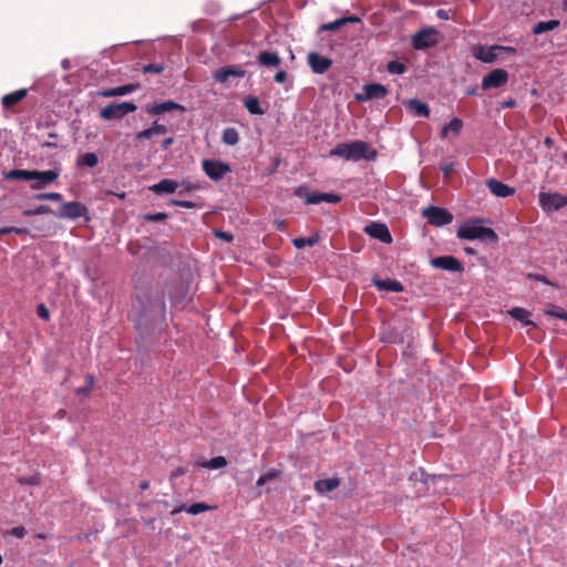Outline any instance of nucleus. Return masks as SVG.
<instances>
[{
	"instance_id": "obj_1",
	"label": "nucleus",
	"mask_w": 567,
	"mask_h": 567,
	"mask_svg": "<svg viewBox=\"0 0 567 567\" xmlns=\"http://www.w3.org/2000/svg\"><path fill=\"white\" fill-rule=\"evenodd\" d=\"M165 312L164 292L158 288L137 287L130 317L137 330L147 329Z\"/></svg>"
},
{
	"instance_id": "obj_2",
	"label": "nucleus",
	"mask_w": 567,
	"mask_h": 567,
	"mask_svg": "<svg viewBox=\"0 0 567 567\" xmlns=\"http://www.w3.org/2000/svg\"><path fill=\"white\" fill-rule=\"evenodd\" d=\"M331 156H338L347 161L358 162L361 159H374L377 151L363 141H353L349 143H339L330 151Z\"/></svg>"
},
{
	"instance_id": "obj_3",
	"label": "nucleus",
	"mask_w": 567,
	"mask_h": 567,
	"mask_svg": "<svg viewBox=\"0 0 567 567\" xmlns=\"http://www.w3.org/2000/svg\"><path fill=\"white\" fill-rule=\"evenodd\" d=\"M457 237L461 239H486L492 243L498 240L497 234L489 227H483L476 223H465L457 229Z\"/></svg>"
},
{
	"instance_id": "obj_4",
	"label": "nucleus",
	"mask_w": 567,
	"mask_h": 567,
	"mask_svg": "<svg viewBox=\"0 0 567 567\" xmlns=\"http://www.w3.org/2000/svg\"><path fill=\"white\" fill-rule=\"evenodd\" d=\"M136 109V104L132 102H113L101 109L100 117L105 121L122 120L127 114L135 112Z\"/></svg>"
},
{
	"instance_id": "obj_5",
	"label": "nucleus",
	"mask_w": 567,
	"mask_h": 567,
	"mask_svg": "<svg viewBox=\"0 0 567 567\" xmlns=\"http://www.w3.org/2000/svg\"><path fill=\"white\" fill-rule=\"evenodd\" d=\"M423 217L432 226L441 227L453 221V214L447 209L436 206H429L422 210Z\"/></svg>"
},
{
	"instance_id": "obj_6",
	"label": "nucleus",
	"mask_w": 567,
	"mask_h": 567,
	"mask_svg": "<svg viewBox=\"0 0 567 567\" xmlns=\"http://www.w3.org/2000/svg\"><path fill=\"white\" fill-rule=\"evenodd\" d=\"M439 42V32L429 28L416 32L412 38V45L416 50H424L434 47Z\"/></svg>"
},
{
	"instance_id": "obj_7",
	"label": "nucleus",
	"mask_w": 567,
	"mask_h": 567,
	"mask_svg": "<svg viewBox=\"0 0 567 567\" xmlns=\"http://www.w3.org/2000/svg\"><path fill=\"white\" fill-rule=\"evenodd\" d=\"M539 205L544 210L557 212L567 206V196L559 193H539Z\"/></svg>"
},
{
	"instance_id": "obj_8",
	"label": "nucleus",
	"mask_w": 567,
	"mask_h": 567,
	"mask_svg": "<svg viewBox=\"0 0 567 567\" xmlns=\"http://www.w3.org/2000/svg\"><path fill=\"white\" fill-rule=\"evenodd\" d=\"M508 72L504 69H495L487 73L482 80V89L484 91L499 89L507 84Z\"/></svg>"
},
{
	"instance_id": "obj_9",
	"label": "nucleus",
	"mask_w": 567,
	"mask_h": 567,
	"mask_svg": "<svg viewBox=\"0 0 567 567\" xmlns=\"http://www.w3.org/2000/svg\"><path fill=\"white\" fill-rule=\"evenodd\" d=\"M87 207L80 202H68L61 205L56 216L61 219H78L85 217Z\"/></svg>"
},
{
	"instance_id": "obj_10",
	"label": "nucleus",
	"mask_w": 567,
	"mask_h": 567,
	"mask_svg": "<svg viewBox=\"0 0 567 567\" xmlns=\"http://www.w3.org/2000/svg\"><path fill=\"white\" fill-rule=\"evenodd\" d=\"M430 265L433 268L443 269L450 272H462L463 264L454 256H440L432 258Z\"/></svg>"
},
{
	"instance_id": "obj_11",
	"label": "nucleus",
	"mask_w": 567,
	"mask_h": 567,
	"mask_svg": "<svg viewBox=\"0 0 567 567\" xmlns=\"http://www.w3.org/2000/svg\"><path fill=\"white\" fill-rule=\"evenodd\" d=\"M203 171L205 174L214 179L218 181L224 177L226 173L230 171L229 165L220 162V161H214V159H204L203 161Z\"/></svg>"
},
{
	"instance_id": "obj_12",
	"label": "nucleus",
	"mask_w": 567,
	"mask_h": 567,
	"mask_svg": "<svg viewBox=\"0 0 567 567\" xmlns=\"http://www.w3.org/2000/svg\"><path fill=\"white\" fill-rule=\"evenodd\" d=\"M364 233L372 238L379 239L383 244H391L393 241L392 235L388 226L383 223L372 221L364 227Z\"/></svg>"
},
{
	"instance_id": "obj_13",
	"label": "nucleus",
	"mask_w": 567,
	"mask_h": 567,
	"mask_svg": "<svg viewBox=\"0 0 567 567\" xmlns=\"http://www.w3.org/2000/svg\"><path fill=\"white\" fill-rule=\"evenodd\" d=\"M32 184H31V188L32 189H42L44 188L47 185L55 182L59 177V172L56 171H53V169H49V171H33L32 173Z\"/></svg>"
},
{
	"instance_id": "obj_14",
	"label": "nucleus",
	"mask_w": 567,
	"mask_h": 567,
	"mask_svg": "<svg viewBox=\"0 0 567 567\" xmlns=\"http://www.w3.org/2000/svg\"><path fill=\"white\" fill-rule=\"evenodd\" d=\"M307 61L315 74H323L331 68L333 63L330 58L323 56L317 52L308 53Z\"/></svg>"
},
{
	"instance_id": "obj_15",
	"label": "nucleus",
	"mask_w": 567,
	"mask_h": 567,
	"mask_svg": "<svg viewBox=\"0 0 567 567\" xmlns=\"http://www.w3.org/2000/svg\"><path fill=\"white\" fill-rule=\"evenodd\" d=\"M388 89L383 84L372 83L363 87V93L357 95V100L365 102L372 99H383L388 94Z\"/></svg>"
},
{
	"instance_id": "obj_16",
	"label": "nucleus",
	"mask_w": 567,
	"mask_h": 567,
	"mask_svg": "<svg viewBox=\"0 0 567 567\" xmlns=\"http://www.w3.org/2000/svg\"><path fill=\"white\" fill-rule=\"evenodd\" d=\"M486 186L489 192L497 197L506 198L515 194V188L495 178L487 179Z\"/></svg>"
},
{
	"instance_id": "obj_17",
	"label": "nucleus",
	"mask_w": 567,
	"mask_h": 567,
	"mask_svg": "<svg viewBox=\"0 0 567 567\" xmlns=\"http://www.w3.org/2000/svg\"><path fill=\"white\" fill-rule=\"evenodd\" d=\"M174 110H178L181 112H185V107L174 101H164L161 103H154L153 105L147 106L146 112L148 114L157 115L166 112H171Z\"/></svg>"
},
{
	"instance_id": "obj_18",
	"label": "nucleus",
	"mask_w": 567,
	"mask_h": 567,
	"mask_svg": "<svg viewBox=\"0 0 567 567\" xmlns=\"http://www.w3.org/2000/svg\"><path fill=\"white\" fill-rule=\"evenodd\" d=\"M497 50H508L511 52H515V49H513V48H504V47H499V45L489 47V48L478 47L477 52L475 53V56H476V59L481 60L482 62L491 63L497 59V54H496Z\"/></svg>"
},
{
	"instance_id": "obj_19",
	"label": "nucleus",
	"mask_w": 567,
	"mask_h": 567,
	"mask_svg": "<svg viewBox=\"0 0 567 567\" xmlns=\"http://www.w3.org/2000/svg\"><path fill=\"white\" fill-rule=\"evenodd\" d=\"M140 87L137 83H130L116 87L104 89L99 94L103 97L122 96L136 91Z\"/></svg>"
},
{
	"instance_id": "obj_20",
	"label": "nucleus",
	"mask_w": 567,
	"mask_h": 567,
	"mask_svg": "<svg viewBox=\"0 0 567 567\" xmlns=\"http://www.w3.org/2000/svg\"><path fill=\"white\" fill-rule=\"evenodd\" d=\"M244 75H245L244 70H241L239 66L230 65V66H225V68L217 70L215 72L214 78L216 81L224 83L230 76L243 78Z\"/></svg>"
},
{
	"instance_id": "obj_21",
	"label": "nucleus",
	"mask_w": 567,
	"mask_h": 567,
	"mask_svg": "<svg viewBox=\"0 0 567 567\" xmlns=\"http://www.w3.org/2000/svg\"><path fill=\"white\" fill-rule=\"evenodd\" d=\"M178 187V183L174 179L164 178L159 181L157 184L150 186V190L153 193L161 194H173L176 192Z\"/></svg>"
},
{
	"instance_id": "obj_22",
	"label": "nucleus",
	"mask_w": 567,
	"mask_h": 567,
	"mask_svg": "<svg viewBox=\"0 0 567 567\" xmlns=\"http://www.w3.org/2000/svg\"><path fill=\"white\" fill-rule=\"evenodd\" d=\"M28 95L27 89H20L2 96L1 104L9 110L20 103Z\"/></svg>"
},
{
	"instance_id": "obj_23",
	"label": "nucleus",
	"mask_w": 567,
	"mask_h": 567,
	"mask_svg": "<svg viewBox=\"0 0 567 567\" xmlns=\"http://www.w3.org/2000/svg\"><path fill=\"white\" fill-rule=\"evenodd\" d=\"M339 486H340V480L338 477L318 480L315 483V489L319 494H327L329 492L334 491Z\"/></svg>"
},
{
	"instance_id": "obj_24",
	"label": "nucleus",
	"mask_w": 567,
	"mask_h": 567,
	"mask_svg": "<svg viewBox=\"0 0 567 567\" xmlns=\"http://www.w3.org/2000/svg\"><path fill=\"white\" fill-rule=\"evenodd\" d=\"M374 286L380 290L401 292L403 285L396 279H374Z\"/></svg>"
},
{
	"instance_id": "obj_25",
	"label": "nucleus",
	"mask_w": 567,
	"mask_h": 567,
	"mask_svg": "<svg viewBox=\"0 0 567 567\" xmlns=\"http://www.w3.org/2000/svg\"><path fill=\"white\" fill-rule=\"evenodd\" d=\"M406 106L415 116H421V117L430 116L429 105L420 100L411 99L408 101Z\"/></svg>"
},
{
	"instance_id": "obj_26",
	"label": "nucleus",
	"mask_w": 567,
	"mask_h": 567,
	"mask_svg": "<svg viewBox=\"0 0 567 567\" xmlns=\"http://www.w3.org/2000/svg\"><path fill=\"white\" fill-rule=\"evenodd\" d=\"M463 128V121L458 117H453L449 124H446L441 133H440V136L441 138H446L451 133L454 135V136H457L461 131Z\"/></svg>"
},
{
	"instance_id": "obj_27",
	"label": "nucleus",
	"mask_w": 567,
	"mask_h": 567,
	"mask_svg": "<svg viewBox=\"0 0 567 567\" xmlns=\"http://www.w3.org/2000/svg\"><path fill=\"white\" fill-rule=\"evenodd\" d=\"M258 62L264 66H279L281 63L280 56L275 52L261 51L258 54Z\"/></svg>"
},
{
	"instance_id": "obj_28",
	"label": "nucleus",
	"mask_w": 567,
	"mask_h": 567,
	"mask_svg": "<svg viewBox=\"0 0 567 567\" xmlns=\"http://www.w3.org/2000/svg\"><path fill=\"white\" fill-rule=\"evenodd\" d=\"M349 22H360V18H358L355 16H351V17L337 19L332 22L321 24L319 30L320 31H336Z\"/></svg>"
},
{
	"instance_id": "obj_29",
	"label": "nucleus",
	"mask_w": 567,
	"mask_h": 567,
	"mask_svg": "<svg viewBox=\"0 0 567 567\" xmlns=\"http://www.w3.org/2000/svg\"><path fill=\"white\" fill-rule=\"evenodd\" d=\"M508 313L514 319L520 321L525 326L536 327V324L532 320H529L530 312L524 308L514 307L508 311Z\"/></svg>"
},
{
	"instance_id": "obj_30",
	"label": "nucleus",
	"mask_w": 567,
	"mask_h": 567,
	"mask_svg": "<svg viewBox=\"0 0 567 567\" xmlns=\"http://www.w3.org/2000/svg\"><path fill=\"white\" fill-rule=\"evenodd\" d=\"M210 509V506L205 504V503H195V504H192L190 506H181L176 509L173 511V514H176V513H179V512H186L188 514H192V515H198L200 513H204L206 511Z\"/></svg>"
},
{
	"instance_id": "obj_31",
	"label": "nucleus",
	"mask_w": 567,
	"mask_h": 567,
	"mask_svg": "<svg viewBox=\"0 0 567 567\" xmlns=\"http://www.w3.org/2000/svg\"><path fill=\"white\" fill-rule=\"evenodd\" d=\"M33 171L28 169H11L4 174L6 179H22V181H32Z\"/></svg>"
},
{
	"instance_id": "obj_32",
	"label": "nucleus",
	"mask_w": 567,
	"mask_h": 567,
	"mask_svg": "<svg viewBox=\"0 0 567 567\" xmlns=\"http://www.w3.org/2000/svg\"><path fill=\"white\" fill-rule=\"evenodd\" d=\"M221 141L224 144L234 146L239 142V134L235 127H227L223 131Z\"/></svg>"
},
{
	"instance_id": "obj_33",
	"label": "nucleus",
	"mask_w": 567,
	"mask_h": 567,
	"mask_svg": "<svg viewBox=\"0 0 567 567\" xmlns=\"http://www.w3.org/2000/svg\"><path fill=\"white\" fill-rule=\"evenodd\" d=\"M244 105L250 114L262 115L265 113L260 107L258 97L256 96H247L244 101Z\"/></svg>"
},
{
	"instance_id": "obj_34",
	"label": "nucleus",
	"mask_w": 567,
	"mask_h": 567,
	"mask_svg": "<svg viewBox=\"0 0 567 567\" xmlns=\"http://www.w3.org/2000/svg\"><path fill=\"white\" fill-rule=\"evenodd\" d=\"M558 20L540 21L533 27L534 34H542L547 31H551L559 25Z\"/></svg>"
},
{
	"instance_id": "obj_35",
	"label": "nucleus",
	"mask_w": 567,
	"mask_h": 567,
	"mask_svg": "<svg viewBox=\"0 0 567 567\" xmlns=\"http://www.w3.org/2000/svg\"><path fill=\"white\" fill-rule=\"evenodd\" d=\"M303 192H305V204L306 205H317V204L321 203V193L320 192L309 193V192L305 190L303 188H299L296 192V195L299 197H302Z\"/></svg>"
},
{
	"instance_id": "obj_36",
	"label": "nucleus",
	"mask_w": 567,
	"mask_h": 567,
	"mask_svg": "<svg viewBox=\"0 0 567 567\" xmlns=\"http://www.w3.org/2000/svg\"><path fill=\"white\" fill-rule=\"evenodd\" d=\"M280 470H277V468H270L267 473H265L264 475H261L258 480H257V487H261L264 486L265 484L269 483V482H272L277 478L280 477Z\"/></svg>"
},
{
	"instance_id": "obj_37",
	"label": "nucleus",
	"mask_w": 567,
	"mask_h": 567,
	"mask_svg": "<svg viewBox=\"0 0 567 567\" xmlns=\"http://www.w3.org/2000/svg\"><path fill=\"white\" fill-rule=\"evenodd\" d=\"M99 163V158L95 153H84L78 158L79 166L95 167Z\"/></svg>"
},
{
	"instance_id": "obj_38",
	"label": "nucleus",
	"mask_w": 567,
	"mask_h": 567,
	"mask_svg": "<svg viewBox=\"0 0 567 567\" xmlns=\"http://www.w3.org/2000/svg\"><path fill=\"white\" fill-rule=\"evenodd\" d=\"M319 241V236L318 235H315V236H310V237H300V238H295L292 240V245L297 248V249H302L307 246H315L317 243Z\"/></svg>"
},
{
	"instance_id": "obj_39",
	"label": "nucleus",
	"mask_w": 567,
	"mask_h": 567,
	"mask_svg": "<svg viewBox=\"0 0 567 567\" xmlns=\"http://www.w3.org/2000/svg\"><path fill=\"white\" fill-rule=\"evenodd\" d=\"M227 465V460L224 456H216L203 464L204 467L217 470Z\"/></svg>"
},
{
	"instance_id": "obj_40",
	"label": "nucleus",
	"mask_w": 567,
	"mask_h": 567,
	"mask_svg": "<svg viewBox=\"0 0 567 567\" xmlns=\"http://www.w3.org/2000/svg\"><path fill=\"white\" fill-rule=\"evenodd\" d=\"M51 213H53V212L50 206L40 205V206L35 207L34 209H25V210H23L22 214H23V216L31 217V216H37V215H48Z\"/></svg>"
},
{
	"instance_id": "obj_41",
	"label": "nucleus",
	"mask_w": 567,
	"mask_h": 567,
	"mask_svg": "<svg viewBox=\"0 0 567 567\" xmlns=\"http://www.w3.org/2000/svg\"><path fill=\"white\" fill-rule=\"evenodd\" d=\"M18 483L20 485H41L42 478L39 473L30 475V476H20L18 478Z\"/></svg>"
},
{
	"instance_id": "obj_42",
	"label": "nucleus",
	"mask_w": 567,
	"mask_h": 567,
	"mask_svg": "<svg viewBox=\"0 0 567 567\" xmlns=\"http://www.w3.org/2000/svg\"><path fill=\"white\" fill-rule=\"evenodd\" d=\"M85 385L75 390L78 395H89L94 386V377L89 374L85 377Z\"/></svg>"
},
{
	"instance_id": "obj_43",
	"label": "nucleus",
	"mask_w": 567,
	"mask_h": 567,
	"mask_svg": "<svg viewBox=\"0 0 567 567\" xmlns=\"http://www.w3.org/2000/svg\"><path fill=\"white\" fill-rule=\"evenodd\" d=\"M386 70L391 74H403L406 71V66L399 61H390Z\"/></svg>"
},
{
	"instance_id": "obj_44",
	"label": "nucleus",
	"mask_w": 567,
	"mask_h": 567,
	"mask_svg": "<svg viewBox=\"0 0 567 567\" xmlns=\"http://www.w3.org/2000/svg\"><path fill=\"white\" fill-rule=\"evenodd\" d=\"M546 315L561 319L567 322V311L561 307L551 306V309L547 310Z\"/></svg>"
},
{
	"instance_id": "obj_45",
	"label": "nucleus",
	"mask_w": 567,
	"mask_h": 567,
	"mask_svg": "<svg viewBox=\"0 0 567 567\" xmlns=\"http://www.w3.org/2000/svg\"><path fill=\"white\" fill-rule=\"evenodd\" d=\"M38 200H52L60 202L62 199V194L60 193H41L34 196Z\"/></svg>"
},
{
	"instance_id": "obj_46",
	"label": "nucleus",
	"mask_w": 567,
	"mask_h": 567,
	"mask_svg": "<svg viewBox=\"0 0 567 567\" xmlns=\"http://www.w3.org/2000/svg\"><path fill=\"white\" fill-rule=\"evenodd\" d=\"M171 205H174V206H179V207H184V208H202V204H198V203H195V202H190V200H179V199H171L169 202Z\"/></svg>"
},
{
	"instance_id": "obj_47",
	"label": "nucleus",
	"mask_w": 567,
	"mask_h": 567,
	"mask_svg": "<svg viewBox=\"0 0 567 567\" xmlns=\"http://www.w3.org/2000/svg\"><path fill=\"white\" fill-rule=\"evenodd\" d=\"M9 234L24 235V234H28V229L14 227V226L0 228V235H9Z\"/></svg>"
},
{
	"instance_id": "obj_48",
	"label": "nucleus",
	"mask_w": 567,
	"mask_h": 567,
	"mask_svg": "<svg viewBox=\"0 0 567 567\" xmlns=\"http://www.w3.org/2000/svg\"><path fill=\"white\" fill-rule=\"evenodd\" d=\"M144 73H162L164 71V66L159 63H148L142 68Z\"/></svg>"
},
{
	"instance_id": "obj_49",
	"label": "nucleus",
	"mask_w": 567,
	"mask_h": 567,
	"mask_svg": "<svg viewBox=\"0 0 567 567\" xmlns=\"http://www.w3.org/2000/svg\"><path fill=\"white\" fill-rule=\"evenodd\" d=\"M167 218L166 213L145 214L143 219L146 221H163Z\"/></svg>"
},
{
	"instance_id": "obj_50",
	"label": "nucleus",
	"mask_w": 567,
	"mask_h": 567,
	"mask_svg": "<svg viewBox=\"0 0 567 567\" xmlns=\"http://www.w3.org/2000/svg\"><path fill=\"white\" fill-rule=\"evenodd\" d=\"M341 200V196L332 193H321V202H327L331 204L339 203Z\"/></svg>"
},
{
	"instance_id": "obj_51",
	"label": "nucleus",
	"mask_w": 567,
	"mask_h": 567,
	"mask_svg": "<svg viewBox=\"0 0 567 567\" xmlns=\"http://www.w3.org/2000/svg\"><path fill=\"white\" fill-rule=\"evenodd\" d=\"M37 315L44 321H48L50 319V311L44 303H40L37 307Z\"/></svg>"
},
{
	"instance_id": "obj_52",
	"label": "nucleus",
	"mask_w": 567,
	"mask_h": 567,
	"mask_svg": "<svg viewBox=\"0 0 567 567\" xmlns=\"http://www.w3.org/2000/svg\"><path fill=\"white\" fill-rule=\"evenodd\" d=\"M214 235L224 240V241H227V243H231L234 240V236L233 234L228 233V231H224V230H215L214 231Z\"/></svg>"
},
{
	"instance_id": "obj_53",
	"label": "nucleus",
	"mask_w": 567,
	"mask_h": 567,
	"mask_svg": "<svg viewBox=\"0 0 567 567\" xmlns=\"http://www.w3.org/2000/svg\"><path fill=\"white\" fill-rule=\"evenodd\" d=\"M150 128L153 132V136L165 134L167 132V127L163 124H158L157 122H154Z\"/></svg>"
},
{
	"instance_id": "obj_54",
	"label": "nucleus",
	"mask_w": 567,
	"mask_h": 567,
	"mask_svg": "<svg viewBox=\"0 0 567 567\" xmlns=\"http://www.w3.org/2000/svg\"><path fill=\"white\" fill-rule=\"evenodd\" d=\"M9 533L10 535L17 538H23L27 534L25 528L23 526L13 527Z\"/></svg>"
},
{
	"instance_id": "obj_55",
	"label": "nucleus",
	"mask_w": 567,
	"mask_h": 567,
	"mask_svg": "<svg viewBox=\"0 0 567 567\" xmlns=\"http://www.w3.org/2000/svg\"><path fill=\"white\" fill-rule=\"evenodd\" d=\"M441 171L445 177H450L452 172L454 171V164L453 163H446L441 166Z\"/></svg>"
},
{
	"instance_id": "obj_56",
	"label": "nucleus",
	"mask_w": 567,
	"mask_h": 567,
	"mask_svg": "<svg viewBox=\"0 0 567 567\" xmlns=\"http://www.w3.org/2000/svg\"><path fill=\"white\" fill-rule=\"evenodd\" d=\"M186 472H187V468L179 466V467L175 468V470L171 473V477H169V478H171V480L177 478V477H179V476H182V475L186 474Z\"/></svg>"
},
{
	"instance_id": "obj_57",
	"label": "nucleus",
	"mask_w": 567,
	"mask_h": 567,
	"mask_svg": "<svg viewBox=\"0 0 567 567\" xmlns=\"http://www.w3.org/2000/svg\"><path fill=\"white\" fill-rule=\"evenodd\" d=\"M153 136V132L151 128L143 130L136 134L137 140L142 138H151Z\"/></svg>"
},
{
	"instance_id": "obj_58",
	"label": "nucleus",
	"mask_w": 567,
	"mask_h": 567,
	"mask_svg": "<svg viewBox=\"0 0 567 567\" xmlns=\"http://www.w3.org/2000/svg\"><path fill=\"white\" fill-rule=\"evenodd\" d=\"M515 106H516V101L514 99H507L501 103V109H513Z\"/></svg>"
},
{
	"instance_id": "obj_59",
	"label": "nucleus",
	"mask_w": 567,
	"mask_h": 567,
	"mask_svg": "<svg viewBox=\"0 0 567 567\" xmlns=\"http://www.w3.org/2000/svg\"><path fill=\"white\" fill-rule=\"evenodd\" d=\"M275 81L277 83H284L287 79V73L285 71H278L276 74H275Z\"/></svg>"
},
{
	"instance_id": "obj_60",
	"label": "nucleus",
	"mask_w": 567,
	"mask_h": 567,
	"mask_svg": "<svg viewBox=\"0 0 567 567\" xmlns=\"http://www.w3.org/2000/svg\"><path fill=\"white\" fill-rule=\"evenodd\" d=\"M436 17H437L439 19H442V20H449V19H450V17H449V12H447V11H445L444 9H439V10L436 11Z\"/></svg>"
},
{
	"instance_id": "obj_61",
	"label": "nucleus",
	"mask_w": 567,
	"mask_h": 567,
	"mask_svg": "<svg viewBox=\"0 0 567 567\" xmlns=\"http://www.w3.org/2000/svg\"><path fill=\"white\" fill-rule=\"evenodd\" d=\"M465 94L466 95H470V96H474V95H477L478 92H477V86H470L465 90Z\"/></svg>"
},
{
	"instance_id": "obj_62",
	"label": "nucleus",
	"mask_w": 567,
	"mask_h": 567,
	"mask_svg": "<svg viewBox=\"0 0 567 567\" xmlns=\"http://www.w3.org/2000/svg\"><path fill=\"white\" fill-rule=\"evenodd\" d=\"M174 143V138L173 137H167L165 138L163 142H162V147L164 150H166L167 147H169L172 144Z\"/></svg>"
},
{
	"instance_id": "obj_63",
	"label": "nucleus",
	"mask_w": 567,
	"mask_h": 567,
	"mask_svg": "<svg viewBox=\"0 0 567 567\" xmlns=\"http://www.w3.org/2000/svg\"><path fill=\"white\" fill-rule=\"evenodd\" d=\"M42 146L43 147H49V148H58L59 147L58 143H50V142H44L42 144Z\"/></svg>"
},
{
	"instance_id": "obj_64",
	"label": "nucleus",
	"mask_w": 567,
	"mask_h": 567,
	"mask_svg": "<svg viewBox=\"0 0 567 567\" xmlns=\"http://www.w3.org/2000/svg\"><path fill=\"white\" fill-rule=\"evenodd\" d=\"M150 487V482L148 481H143L140 483V489L141 491H145Z\"/></svg>"
}]
</instances>
